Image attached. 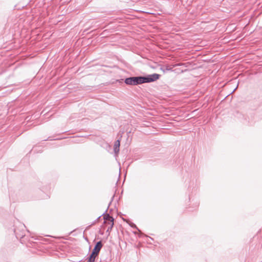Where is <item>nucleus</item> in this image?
Returning <instances> with one entry per match:
<instances>
[{"mask_svg": "<svg viewBox=\"0 0 262 262\" xmlns=\"http://www.w3.org/2000/svg\"><path fill=\"white\" fill-rule=\"evenodd\" d=\"M160 76V74L157 73L145 76H133L126 78L124 82L126 85H137L143 83L155 82L158 80Z\"/></svg>", "mask_w": 262, "mask_h": 262, "instance_id": "obj_1", "label": "nucleus"}, {"mask_svg": "<svg viewBox=\"0 0 262 262\" xmlns=\"http://www.w3.org/2000/svg\"><path fill=\"white\" fill-rule=\"evenodd\" d=\"M102 247H103V243H102V241H100L97 242L95 245L94 249H93V250L92 251L91 254L98 256Z\"/></svg>", "mask_w": 262, "mask_h": 262, "instance_id": "obj_2", "label": "nucleus"}, {"mask_svg": "<svg viewBox=\"0 0 262 262\" xmlns=\"http://www.w3.org/2000/svg\"><path fill=\"white\" fill-rule=\"evenodd\" d=\"M107 209L105 212L101 215L103 216L104 224H108V223L114 222V219L112 216H111L109 214L107 213Z\"/></svg>", "mask_w": 262, "mask_h": 262, "instance_id": "obj_3", "label": "nucleus"}, {"mask_svg": "<svg viewBox=\"0 0 262 262\" xmlns=\"http://www.w3.org/2000/svg\"><path fill=\"white\" fill-rule=\"evenodd\" d=\"M121 138L120 139L117 140L114 143V151L116 155H118L119 151H120V141H121Z\"/></svg>", "mask_w": 262, "mask_h": 262, "instance_id": "obj_4", "label": "nucleus"}, {"mask_svg": "<svg viewBox=\"0 0 262 262\" xmlns=\"http://www.w3.org/2000/svg\"><path fill=\"white\" fill-rule=\"evenodd\" d=\"M14 232L15 233L16 237L17 239L20 238V242L23 243L21 239L23 238L25 236V234H24V233L23 232L19 233L16 229H14Z\"/></svg>", "mask_w": 262, "mask_h": 262, "instance_id": "obj_5", "label": "nucleus"}, {"mask_svg": "<svg viewBox=\"0 0 262 262\" xmlns=\"http://www.w3.org/2000/svg\"><path fill=\"white\" fill-rule=\"evenodd\" d=\"M160 70L164 73H165L167 71H172V68L170 67L169 66H163L160 68Z\"/></svg>", "mask_w": 262, "mask_h": 262, "instance_id": "obj_6", "label": "nucleus"}, {"mask_svg": "<svg viewBox=\"0 0 262 262\" xmlns=\"http://www.w3.org/2000/svg\"><path fill=\"white\" fill-rule=\"evenodd\" d=\"M96 257L97 256L91 253L88 258L87 262H95Z\"/></svg>", "mask_w": 262, "mask_h": 262, "instance_id": "obj_7", "label": "nucleus"}, {"mask_svg": "<svg viewBox=\"0 0 262 262\" xmlns=\"http://www.w3.org/2000/svg\"><path fill=\"white\" fill-rule=\"evenodd\" d=\"M108 224L110 225V226L108 227V228L106 231V232L108 233V235H110V233L111 231L112 230V228L114 226V222L108 223Z\"/></svg>", "mask_w": 262, "mask_h": 262, "instance_id": "obj_8", "label": "nucleus"}, {"mask_svg": "<svg viewBox=\"0 0 262 262\" xmlns=\"http://www.w3.org/2000/svg\"><path fill=\"white\" fill-rule=\"evenodd\" d=\"M129 225L131 227L136 229L139 232H141V231L138 228V227L134 223H131Z\"/></svg>", "mask_w": 262, "mask_h": 262, "instance_id": "obj_9", "label": "nucleus"}, {"mask_svg": "<svg viewBox=\"0 0 262 262\" xmlns=\"http://www.w3.org/2000/svg\"><path fill=\"white\" fill-rule=\"evenodd\" d=\"M101 215L99 216V217H98L93 222V223L90 225H93L94 224H95L97 222H98V221L99 220L100 218L101 217Z\"/></svg>", "mask_w": 262, "mask_h": 262, "instance_id": "obj_10", "label": "nucleus"}, {"mask_svg": "<svg viewBox=\"0 0 262 262\" xmlns=\"http://www.w3.org/2000/svg\"><path fill=\"white\" fill-rule=\"evenodd\" d=\"M115 196V194L113 195V196L112 197V199H111V202H110L109 203V205H108V206L107 207V208L109 207L110 205H111L112 202L113 201V199H114V198Z\"/></svg>", "mask_w": 262, "mask_h": 262, "instance_id": "obj_11", "label": "nucleus"}, {"mask_svg": "<svg viewBox=\"0 0 262 262\" xmlns=\"http://www.w3.org/2000/svg\"><path fill=\"white\" fill-rule=\"evenodd\" d=\"M123 80V79H120V80H118L117 81H118L119 82H121Z\"/></svg>", "mask_w": 262, "mask_h": 262, "instance_id": "obj_12", "label": "nucleus"}, {"mask_svg": "<svg viewBox=\"0 0 262 262\" xmlns=\"http://www.w3.org/2000/svg\"><path fill=\"white\" fill-rule=\"evenodd\" d=\"M36 147H33L32 149V151H35L36 150V149H35Z\"/></svg>", "mask_w": 262, "mask_h": 262, "instance_id": "obj_13", "label": "nucleus"}, {"mask_svg": "<svg viewBox=\"0 0 262 262\" xmlns=\"http://www.w3.org/2000/svg\"><path fill=\"white\" fill-rule=\"evenodd\" d=\"M148 237H149L150 239H151V240H154L152 238H151V237H149V236H148Z\"/></svg>", "mask_w": 262, "mask_h": 262, "instance_id": "obj_14", "label": "nucleus"}, {"mask_svg": "<svg viewBox=\"0 0 262 262\" xmlns=\"http://www.w3.org/2000/svg\"><path fill=\"white\" fill-rule=\"evenodd\" d=\"M48 140V139H45L44 141H47Z\"/></svg>", "mask_w": 262, "mask_h": 262, "instance_id": "obj_15", "label": "nucleus"}]
</instances>
